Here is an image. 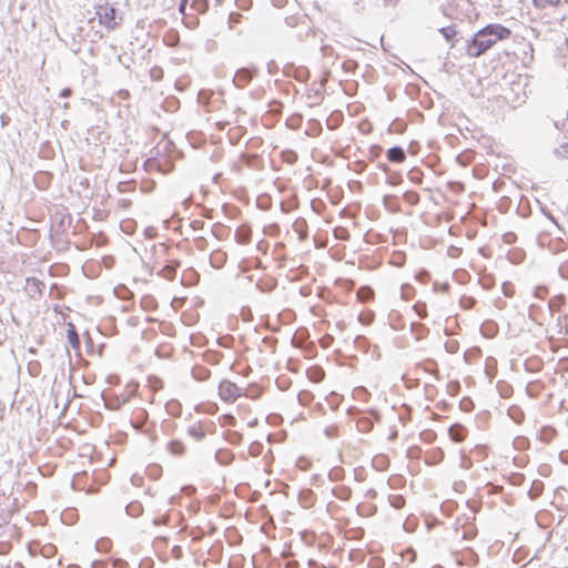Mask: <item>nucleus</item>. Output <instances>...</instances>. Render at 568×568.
I'll use <instances>...</instances> for the list:
<instances>
[{
  "mask_svg": "<svg viewBox=\"0 0 568 568\" xmlns=\"http://www.w3.org/2000/svg\"><path fill=\"white\" fill-rule=\"evenodd\" d=\"M333 495L339 500H348L352 496V490L347 486H339L333 489Z\"/></svg>",
  "mask_w": 568,
  "mask_h": 568,
  "instance_id": "obj_17",
  "label": "nucleus"
},
{
  "mask_svg": "<svg viewBox=\"0 0 568 568\" xmlns=\"http://www.w3.org/2000/svg\"><path fill=\"white\" fill-rule=\"evenodd\" d=\"M239 10L247 11L252 8V0H235Z\"/></svg>",
  "mask_w": 568,
  "mask_h": 568,
  "instance_id": "obj_38",
  "label": "nucleus"
},
{
  "mask_svg": "<svg viewBox=\"0 0 568 568\" xmlns=\"http://www.w3.org/2000/svg\"><path fill=\"white\" fill-rule=\"evenodd\" d=\"M554 153L556 156L560 158V159H566L568 158V142L559 145L558 148H556L554 150Z\"/></svg>",
  "mask_w": 568,
  "mask_h": 568,
  "instance_id": "obj_31",
  "label": "nucleus"
},
{
  "mask_svg": "<svg viewBox=\"0 0 568 568\" xmlns=\"http://www.w3.org/2000/svg\"><path fill=\"white\" fill-rule=\"evenodd\" d=\"M274 67H275V62H274V61H271V62L267 64V70H268V72H270V73H272V72H273Z\"/></svg>",
  "mask_w": 568,
  "mask_h": 568,
  "instance_id": "obj_64",
  "label": "nucleus"
},
{
  "mask_svg": "<svg viewBox=\"0 0 568 568\" xmlns=\"http://www.w3.org/2000/svg\"><path fill=\"white\" fill-rule=\"evenodd\" d=\"M168 450L174 456H181L185 452L183 443L179 439H172L168 444Z\"/></svg>",
  "mask_w": 568,
  "mask_h": 568,
  "instance_id": "obj_15",
  "label": "nucleus"
},
{
  "mask_svg": "<svg viewBox=\"0 0 568 568\" xmlns=\"http://www.w3.org/2000/svg\"><path fill=\"white\" fill-rule=\"evenodd\" d=\"M234 458V455L232 452L227 449H219L215 453V459L220 465H230Z\"/></svg>",
  "mask_w": 568,
  "mask_h": 568,
  "instance_id": "obj_13",
  "label": "nucleus"
},
{
  "mask_svg": "<svg viewBox=\"0 0 568 568\" xmlns=\"http://www.w3.org/2000/svg\"><path fill=\"white\" fill-rule=\"evenodd\" d=\"M460 390V384L459 382L457 381H452L448 383L447 385V392L449 393V395L452 396H456L458 394V392Z\"/></svg>",
  "mask_w": 568,
  "mask_h": 568,
  "instance_id": "obj_35",
  "label": "nucleus"
},
{
  "mask_svg": "<svg viewBox=\"0 0 568 568\" xmlns=\"http://www.w3.org/2000/svg\"><path fill=\"white\" fill-rule=\"evenodd\" d=\"M225 424L227 425H235V417L232 415H225L224 416Z\"/></svg>",
  "mask_w": 568,
  "mask_h": 568,
  "instance_id": "obj_55",
  "label": "nucleus"
},
{
  "mask_svg": "<svg viewBox=\"0 0 568 568\" xmlns=\"http://www.w3.org/2000/svg\"><path fill=\"white\" fill-rule=\"evenodd\" d=\"M390 505L396 509H400L405 505V498L400 495L390 496Z\"/></svg>",
  "mask_w": 568,
  "mask_h": 568,
  "instance_id": "obj_32",
  "label": "nucleus"
},
{
  "mask_svg": "<svg viewBox=\"0 0 568 568\" xmlns=\"http://www.w3.org/2000/svg\"><path fill=\"white\" fill-rule=\"evenodd\" d=\"M226 439L231 444H239L242 439V435L237 432H229Z\"/></svg>",
  "mask_w": 568,
  "mask_h": 568,
  "instance_id": "obj_41",
  "label": "nucleus"
},
{
  "mask_svg": "<svg viewBox=\"0 0 568 568\" xmlns=\"http://www.w3.org/2000/svg\"><path fill=\"white\" fill-rule=\"evenodd\" d=\"M67 338H68L69 344L71 345V347L74 351L80 349V346H81L80 336L77 332L75 326L71 323L68 324Z\"/></svg>",
  "mask_w": 568,
  "mask_h": 568,
  "instance_id": "obj_7",
  "label": "nucleus"
},
{
  "mask_svg": "<svg viewBox=\"0 0 568 568\" xmlns=\"http://www.w3.org/2000/svg\"><path fill=\"white\" fill-rule=\"evenodd\" d=\"M334 233L337 239H341V240L349 239V233L346 229L337 227V229H335Z\"/></svg>",
  "mask_w": 568,
  "mask_h": 568,
  "instance_id": "obj_43",
  "label": "nucleus"
},
{
  "mask_svg": "<svg viewBox=\"0 0 568 568\" xmlns=\"http://www.w3.org/2000/svg\"><path fill=\"white\" fill-rule=\"evenodd\" d=\"M508 416L516 424H521L525 419V414L523 409L517 405H513L508 408Z\"/></svg>",
  "mask_w": 568,
  "mask_h": 568,
  "instance_id": "obj_14",
  "label": "nucleus"
},
{
  "mask_svg": "<svg viewBox=\"0 0 568 568\" xmlns=\"http://www.w3.org/2000/svg\"><path fill=\"white\" fill-rule=\"evenodd\" d=\"M293 230L295 233L298 234L300 241H305L307 239V236H308L307 223L304 219H302V217L296 219L295 222L293 223Z\"/></svg>",
  "mask_w": 568,
  "mask_h": 568,
  "instance_id": "obj_11",
  "label": "nucleus"
},
{
  "mask_svg": "<svg viewBox=\"0 0 568 568\" xmlns=\"http://www.w3.org/2000/svg\"><path fill=\"white\" fill-rule=\"evenodd\" d=\"M382 151H383L382 146H379L377 144L371 145V148L368 150L371 160L377 159L381 155Z\"/></svg>",
  "mask_w": 568,
  "mask_h": 568,
  "instance_id": "obj_39",
  "label": "nucleus"
},
{
  "mask_svg": "<svg viewBox=\"0 0 568 568\" xmlns=\"http://www.w3.org/2000/svg\"><path fill=\"white\" fill-rule=\"evenodd\" d=\"M187 434L191 437H193L194 439H196V440H202L204 438V436H205V434H204L203 429L201 428V426L196 425V424L190 425L187 427Z\"/></svg>",
  "mask_w": 568,
  "mask_h": 568,
  "instance_id": "obj_23",
  "label": "nucleus"
},
{
  "mask_svg": "<svg viewBox=\"0 0 568 568\" xmlns=\"http://www.w3.org/2000/svg\"><path fill=\"white\" fill-rule=\"evenodd\" d=\"M334 337L332 335H325L321 338L320 344L323 348H327L332 345Z\"/></svg>",
  "mask_w": 568,
  "mask_h": 568,
  "instance_id": "obj_46",
  "label": "nucleus"
},
{
  "mask_svg": "<svg viewBox=\"0 0 568 568\" xmlns=\"http://www.w3.org/2000/svg\"><path fill=\"white\" fill-rule=\"evenodd\" d=\"M386 158L392 163L400 164L406 160V152L402 146L395 145L387 150Z\"/></svg>",
  "mask_w": 568,
  "mask_h": 568,
  "instance_id": "obj_5",
  "label": "nucleus"
},
{
  "mask_svg": "<svg viewBox=\"0 0 568 568\" xmlns=\"http://www.w3.org/2000/svg\"><path fill=\"white\" fill-rule=\"evenodd\" d=\"M180 267V262L174 260L171 261L168 265H165L160 274L169 281H173L175 278L176 270Z\"/></svg>",
  "mask_w": 568,
  "mask_h": 568,
  "instance_id": "obj_10",
  "label": "nucleus"
},
{
  "mask_svg": "<svg viewBox=\"0 0 568 568\" xmlns=\"http://www.w3.org/2000/svg\"><path fill=\"white\" fill-rule=\"evenodd\" d=\"M72 93V90L70 88H64L63 90H61L60 92V97L61 98H68L70 97Z\"/></svg>",
  "mask_w": 568,
  "mask_h": 568,
  "instance_id": "obj_54",
  "label": "nucleus"
},
{
  "mask_svg": "<svg viewBox=\"0 0 568 568\" xmlns=\"http://www.w3.org/2000/svg\"><path fill=\"white\" fill-rule=\"evenodd\" d=\"M410 328L414 331V332H417V333H420V331H425V326L422 325V324H418V323H414L410 325Z\"/></svg>",
  "mask_w": 568,
  "mask_h": 568,
  "instance_id": "obj_52",
  "label": "nucleus"
},
{
  "mask_svg": "<svg viewBox=\"0 0 568 568\" xmlns=\"http://www.w3.org/2000/svg\"><path fill=\"white\" fill-rule=\"evenodd\" d=\"M357 62L354 61V60H347V61H344L343 64H342V68L344 71L346 72H354L355 69L357 68Z\"/></svg>",
  "mask_w": 568,
  "mask_h": 568,
  "instance_id": "obj_40",
  "label": "nucleus"
},
{
  "mask_svg": "<svg viewBox=\"0 0 568 568\" xmlns=\"http://www.w3.org/2000/svg\"><path fill=\"white\" fill-rule=\"evenodd\" d=\"M145 235H146L148 237H153V236H154V231H153V229H146V230H145Z\"/></svg>",
  "mask_w": 568,
  "mask_h": 568,
  "instance_id": "obj_62",
  "label": "nucleus"
},
{
  "mask_svg": "<svg viewBox=\"0 0 568 568\" xmlns=\"http://www.w3.org/2000/svg\"><path fill=\"white\" fill-rule=\"evenodd\" d=\"M354 344L358 347V348H362V349H366L367 345H368V342L366 339L365 336L363 335H357L354 339Z\"/></svg>",
  "mask_w": 568,
  "mask_h": 568,
  "instance_id": "obj_42",
  "label": "nucleus"
},
{
  "mask_svg": "<svg viewBox=\"0 0 568 568\" xmlns=\"http://www.w3.org/2000/svg\"><path fill=\"white\" fill-rule=\"evenodd\" d=\"M94 9L99 23L104 26L108 30H114L120 26V22L116 20L115 8L109 6L108 3H103L97 4Z\"/></svg>",
  "mask_w": 568,
  "mask_h": 568,
  "instance_id": "obj_2",
  "label": "nucleus"
},
{
  "mask_svg": "<svg viewBox=\"0 0 568 568\" xmlns=\"http://www.w3.org/2000/svg\"><path fill=\"white\" fill-rule=\"evenodd\" d=\"M445 348L448 353L454 354L458 351V342H456V341L446 342Z\"/></svg>",
  "mask_w": 568,
  "mask_h": 568,
  "instance_id": "obj_45",
  "label": "nucleus"
},
{
  "mask_svg": "<svg viewBox=\"0 0 568 568\" xmlns=\"http://www.w3.org/2000/svg\"><path fill=\"white\" fill-rule=\"evenodd\" d=\"M547 293V288L545 286H538L535 290V296L538 298H544Z\"/></svg>",
  "mask_w": 568,
  "mask_h": 568,
  "instance_id": "obj_48",
  "label": "nucleus"
},
{
  "mask_svg": "<svg viewBox=\"0 0 568 568\" xmlns=\"http://www.w3.org/2000/svg\"><path fill=\"white\" fill-rule=\"evenodd\" d=\"M537 8L555 7L559 3V0H534Z\"/></svg>",
  "mask_w": 568,
  "mask_h": 568,
  "instance_id": "obj_34",
  "label": "nucleus"
},
{
  "mask_svg": "<svg viewBox=\"0 0 568 568\" xmlns=\"http://www.w3.org/2000/svg\"><path fill=\"white\" fill-rule=\"evenodd\" d=\"M297 398L301 405L306 406L313 399V394L308 390H303L298 393Z\"/></svg>",
  "mask_w": 568,
  "mask_h": 568,
  "instance_id": "obj_29",
  "label": "nucleus"
},
{
  "mask_svg": "<svg viewBox=\"0 0 568 568\" xmlns=\"http://www.w3.org/2000/svg\"><path fill=\"white\" fill-rule=\"evenodd\" d=\"M313 491L311 489H304L300 493V501L305 508H310L313 505Z\"/></svg>",
  "mask_w": 568,
  "mask_h": 568,
  "instance_id": "obj_22",
  "label": "nucleus"
},
{
  "mask_svg": "<svg viewBox=\"0 0 568 568\" xmlns=\"http://www.w3.org/2000/svg\"><path fill=\"white\" fill-rule=\"evenodd\" d=\"M263 445L260 442H254L250 445L248 453L251 456L256 457L262 453Z\"/></svg>",
  "mask_w": 568,
  "mask_h": 568,
  "instance_id": "obj_33",
  "label": "nucleus"
},
{
  "mask_svg": "<svg viewBox=\"0 0 568 568\" xmlns=\"http://www.w3.org/2000/svg\"><path fill=\"white\" fill-rule=\"evenodd\" d=\"M459 406L464 412H470L474 409V403L469 397H464L460 400Z\"/></svg>",
  "mask_w": 568,
  "mask_h": 568,
  "instance_id": "obj_37",
  "label": "nucleus"
},
{
  "mask_svg": "<svg viewBox=\"0 0 568 568\" xmlns=\"http://www.w3.org/2000/svg\"><path fill=\"white\" fill-rule=\"evenodd\" d=\"M154 565L153 560L151 559H144V560H141L140 564H139V568H152Z\"/></svg>",
  "mask_w": 568,
  "mask_h": 568,
  "instance_id": "obj_50",
  "label": "nucleus"
},
{
  "mask_svg": "<svg viewBox=\"0 0 568 568\" xmlns=\"http://www.w3.org/2000/svg\"><path fill=\"white\" fill-rule=\"evenodd\" d=\"M251 229L242 225L235 231V240L239 244H247L251 241Z\"/></svg>",
  "mask_w": 568,
  "mask_h": 568,
  "instance_id": "obj_12",
  "label": "nucleus"
},
{
  "mask_svg": "<svg viewBox=\"0 0 568 568\" xmlns=\"http://www.w3.org/2000/svg\"><path fill=\"white\" fill-rule=\"evenodd\" d=\"M345 327H346L345 322L339 321V322L336 323V328L337 329L343 331V329H345Z\"/></svg>",
  "mask_w": 568,
  "mask_h": 568,
  "instance_id": "obj_60",
  "label": "nucleus"
},
{
  "mask_svg": "<svg viewBox=\"0 0 568 568\" xmlns=\"http://www.w3.org/2000/svg\"><path fill=\"white\" fill-rule=\"evenodd\" d=\"M377 168L384 173H389V168L386 163H378Z\"/></svg>",
  "mask_w": 568,
  "mask_h": 568,
  "instance_id": "obj_59",
  "label": "nucleus"
},
{
  "mask_svg": "<svg viewBox=\"0 0 568 568\" xmlns=\"http://www.w3.org/2000/svg\"><path fill=\"white\" fill-rule=\"evenodd\" d=\"M153 524H154L155 526H159V525H162V524H166V518H165V517L154 518V519H153Z\"/></svg>",
  "mask_w": 568,
  "mask_h": 568,
  "instance_id": "obj_56",
  "label": "nucleus"
},
{
  "mask_svg": "<svg viewBox=\"0 0 568 568\" xmlns=\"http://www.w3.org/2000/svg\"><path fill=\"white\" fill-rule=\"evenodd\" d=\"M187 1L189 0H181L180 2V6H179V11L185 16V10H186V6H187Z\"/></svg>",
  "mask_w": 568,
  "mask_h": 568,
  "instance_id": "obj_53",
  "label": "nucleus"
},
{
  "mask_svg": "<svg viewBox=\"0 0 568 568\" xmlns=\"http://www.w3.org/2000/svg\"><path fill=\"white\" fill-rule=\"evenodd\" d=\"M168 414L174 417H179L182 412V406L179 400L172 399L165 405Z\"/></svg>",
  "mask_w": 568,
  "mask_h": 568,
  "instance_id": "obj_18",
  "label": "nucleus"
},
{
  "mask_svg": "<svg viewBox=\"0 0 568 568\" xmlns=\"http://www.w3.org/2000/svg\"><path fill=\"white\" fill-rule=\"evenodd\" d=\"M191 7L199 13H205L209 9V2L206 0H194Z\"/></svg>",
  "mask_w": 568,
  "mask_h": 568,
  "instance_id": "obj_25",
  "label": "nucleus"
},
{
  "mask_svg": "<svg viewBox=\"0 0 568 568\" xmlns=\"http://www.w3.org/2000/svg\"><path fill=\"white\" fill-rule=\"evenodd\" d=\"M404 200L412 205H416L419 202V194L414 191H406L403 195Z\"/></svg>",
  "mask_w": 568,
  "mask_h": 568,
  "instance_id": "obj_28",
  "label": "nucleus"
},
{
  "mask_svg": "<svg viewBox=\"0 0 568 568\" xmlns=\"http://www.w3.org/2000/svg\"><path fill=\"white\" fill-rule=\"evenodd\" d=\"M423 172L418 168H413L408 171L407 176L414 184H422L423 182Z\"/></svg>",
  "mask_w": 568,
  "mask_h": 568,
  "instance_id": "obj_24",
  "label": "nucleus"
},
{
  "mask_svg": "<svg viewBox=\"0 0 568 568\" xmlns=\"http://www.w3.org/2000/svg\"><path fill=\"white\" fill-rule=\"evenodd\" d=\"M219 395L225 402H235L241 396V389L235 383L223 379L219 384Z\"/></svg>",
  "mask_w": 568,
  "mask_h": 568,
  "instance_id": "obj_4",
  "label": "nucleus"
},
{
  "mask_svg": "<svg viewBox=\"0 0 568 568\" xmlns=\"http://www.w3.org/2000/svg\"><path fill=\"white\" fill-rule=\"evenodd\" d=\"M203 224L204 223L202 221H193L191 225L193 229H196V227L203 226Z\"/></svg>",
  "mask_w": 568,
  "mask_h": 568,
  "instance_id": "obj_61",
  "label": "nucleus"
},
{
  "mask_svg": "<svg viewBox=\"0 0 568 568\" xmlns=\"http://www.w3.org/2000/svg\"><path fill=\"white\" fill-rule=\"evenodd\" d=\"M438 31L440 32V34L444 37V39L447 41V42H450V47H455V37L458 34V30H457V26L456 24H450V26H447V27H442L438 29Z\"/></svg>",
  "mask_w": 568,
  "mask_h": 568,
  "instance_id": "obj_8",
  "label": "nucleus"
},
{
  "mask_svg": "<svg viewBox=\"0 0 568 568\" xmlns=\"http://www.w3.org/2000/svg\"><path fill=\"white\" fill-rule=\"evenodd\" d=\"M172 551L175 558H180L182 555V549L180 546H175Z\"/></svg>",
  "mask_w": 568,
  "mask_h": 568,
  "instance_id": "obj_57",
  "label": "nucleus"
},
{
  "mask_svg": "<svg viewBox=\"0 0 568 568\" xmlns=\"http://www.w3.org/2000/svg\"><path fill=\"white\" fill-rule=\"evenodd\" d=\"M386 182L390 185H399L403 182V178L399 172H392L387 176Z\"/></svg>",
  "mask_w": 568,
  "mask_h": 568,
  "instance_id": "obj_30",
  "label": "nucleus"
},
{
  "mask_svg": "<svg viewBox=\"0 0 568 568\" xmlns=\"http://www.w3.org/2000/svg\"><path fill=\"white\" fill-rule=\"evenodd\" d=\"M257 72L258 69L255 65L240 68L235 72L233 84L237 89H243L254 79V77H256Z\"/></svg>",
  "mask_w": 568,
  "mask_h": 568,
  "instance_id": "obj_3",
  "label": "nucleus"
},
{
  "mask_svg": "<svg viewBox=\"0 0 568 568\" xmlns=\"http://www.w3.org/2000/svg\"><path fill=\"white\" fill-rule=\"evenodd\" d=\"M503 292L506 296L510 297L514 294V288L510 287L508 284H504Z\"/></svg>",
  "mask_w": 568,
  "mask_h": 568,
  "instance_id": "obj_51",
  "label": "nucleus"
},
{
  "mask_svg": "<svg viewBox=\"0 0 568 568\" xmlns=\"http://www.w3.org/2000/svg\"><path fill=\"white\" fill-rule=\"evenodd\" d=\"M496 387H497L498 394L503 398H508L513 395V392H514L513 386L506 382H498Z\"/></svg>",
  "mask_w": 568,
  "mask_h": 568,
  "instance_id": "obj_20",
  "label": "nucleus"
},
{
  "mask_svg": "<svg viewBox=\"0 0 568 568\" xmlns=\"http://www.w3.org/2000/svg\"><path fill=\"white\" fill-rule=\"evenodd\" d=\"M324 433L327 437L333 438L337 435V428L335 426H329L325 428Z\"/></svg>",
  "mask_w": 568,
  "mask_h": 568,
  "instance_id": "obj_47",
  "label": "nucleus"
},
{
  "mask_svg": "<svg viewBox=\"0 0 568 568\" xmlns=\"http://www.w3.org/2000/svg\"><path fill=\"white\" fill-rule=\"evenodd\" d=\"M393 263H394V265H396V266H398V267L403 266V265H404V256H403V255H399V256H398V260H395V258H394Z\"/></svg>",
  "mask_w": 568,
  "mask_h": 568,
  "instance_id": "obj_58",
  "label": "nucleus"
},
{
  "mask_svg": "<svg viewBox=\"0 0 568 568\" xmlns=\"http://www.w3.org/2000/svg\"><path fill=\"white\" fill-rule=\"evenodd\" d=\"M307 98L312 101L311 106L318 105L321 101L323 100V94L321 89H316L313 91V93H310Z\"/></svg>",
  "mask_w": 568,
  "mask_h": 568,
  "instance_id": "obj_27",
  "label": "nucleus"
},
{
  "mask_svg": "<svg viewBox=\"0 0 568 568\" xmlns=\"http://www.w3.org/2000/svg\"><path fill=\"white\" fill-rule=\"evenodd\" d=\"M544 490V483L541 480H534L528 491L530 499L538 498Z\"/></svg>",
  "mask_w": 568,
  "mask_h": 568,
  "instance_id": "obj_19",
  "label": "nucleus"
},
{
  "mask_svg": "<svg viewBox=\"0 0 568 568\" xmlns=\"http://www.w3.org/2000/svg\"><path fill=\"white\" fill-rule=\"evenodd\" d=\"M125 511L130 517L136 518L142 515L143 506L139 501H131L126 505Z\"/></svg>",
  "mask_w": 568,
  "mask_h": 568,
  "instance_id": "obj_16",
  "label": "nucleus"
},
{
  "mask_svg": "<svg viewBox=\"0 0 568 568\" xmlns=\"http://www.w3.org/2000/svg\"><path fill=\"white\" fill-rule=\"evenodd\" d=\"M342 471H343V470H342L341 468L331 470V471H329V475H328V476H329V479H331V480H339V478H341V475H339V474H341Z\"/></svg>",
  "mask_w": 568,
  "mask_h": 568,
  "instance_id": "obj_49",
  "label": "nucleus"
},
{
  "mask_svg": "<svg viewBox=\"0 0 568 568\" xmlns=\"http://www.w3.org/2000/svg\"><path fill=\"white\" fill-rule=\"evenodd\" d=\"M192 375L197 381H205L210 377L211 372L203 366H195L192 369Z\"/></svg>",
  "mask_w": 568,
  "mask_h": 568,
  "instance_id": "obj_21",
  "label": "nucleus"
},
{
  "mask_svg": "<svg viewBox=\"0 0 568 568\" xmlns=\"http://www.w3.org/2000/svg\"><path fill=\"white\" fill-rule=\"evenodd\" d=\"M45 284L37 277L27 278V291L31 298H36L37 295H41Z\"/></svg>",
  "mask_w": 568,
  "mask_h": 568,
  "instance_id": "obj_6",
  "label": "nucleus"
},
{
  "mask_svg": "<svg viewBox=\"0 0 568 568\" xmlns=\"http://www.w3.org/2000/svg\"><path fill=\"white\" fill-rule=\"evenodd\" d=\"M449 437L457 443H460L466 437V428L460 424H454L448 429Z\"/></svg>",
  "mask_w": 568,
  "mask_h": 568,
  "instance_id": "obj_9",
  "label": "nucleus"
},
{
  "mask_svg": "<svg viewBox=\"0 0 568 568\" xmlns=\"http://www.w3.org/2000/svg\"><path fill=\"white\" fill-rule=\"evenodd\" d=\"M511 36L509 28L500 23H489L479 29L466 41V54L469 58H479L491 49L497 42L507 40Z\"/></svg>",
  "mask_w": 568,
  "mask_h": 568,
  "instance_id": "obj_1",
  "label": "nucleus"
},
{
  "mask_svg": "<svg viewBox=\"0 0 568 568\" xmlns=\"http://www.w3.org/2000/svg\"><path fill=\"white\" fill-rule=\"evenodd\" d=\"M274 67H275V62H274V61H271V62L267 64V70H268V72H270V73H272V72H273Z\"/></svg>",
  "mask_w": 568,
  "mask_h": 568,
  "instance_id": "obj_63",
  "label": "nucleus"
},
{
  "mask_svg": "<svg viewBox=\"0 0 568 568\" xmlns=\"http://www.w3.org/2000/svg\"><path fill=\"white\" fill-rule=\"evenodd\" d=\"M243 16L239 12H231L229 16V28L234 30L236 28V24H239L242 20Z\"/></svg>",
  "mask_w": 568,
  "mask_h": 568,
  "instance_id": "obj_26",
  "label": "nucleus"
},
{
  "mask_svg": "<svg viewBox=\"0 0 568 568\" xmlns=\"http://www.w3.org/2000/svg\"><path fill=\"white\" fill-rule=\"evenodd\" d=\"M486 327L488 328V332H484V335L487 337H493L496 333V325L493 322H488L483 326V329Z\"/></svg>",
  "mask_w": 568,
  "mask_h": 568,
  "instance_id": "obj_44",
  "label": "nucleus"
},
{
  "mask_svg": "<svg viewBox=\"0 0 568 568\" xmlns=\"http://www.w3.org/2000/svg\"><path fill=\"white\" fill-rule=\"evenodd\" d=\"M358 428L362 430V432H369L372 428H373V423L371 419L368 418H361L358 420Z\"/></svg>",
  "mask_w": 568,
  "mask_h": 568,
  "instance_id": "obj_36",
  "label": "nucleus"
}]
</instances>
